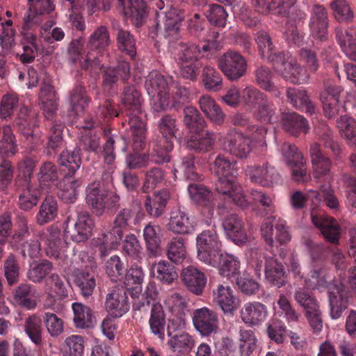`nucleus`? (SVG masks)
Instances as JSON below:
<instances>
[{
  "label": "nucleus",
  "mask_w": 356,
  "mask_h": 356,
  "mask_svg": "<svg viewBox=\"0 0 356 356\" xmlns=\"http://www.w3.org/2000/svg\"><path fill=\"white\" fill-rule=\"evenodd\" d=\"M253 7L256 11L266 15L270 11L274 10L275 13L284 15L287 14V11L294 6L296 0H251Z\"/></svg>",
  "instance_id": "c756f323"
},
{
  "label": "nucleus",
  "mask_w": 356,
  "mask_h": 356,
  "mask_svg": "<svg viewBox=\"0 0 356 356\" xmlns=\"http://www.w3.org/2000/svg\"><path fill=\"white\" fill-rule=\"evenodd\" d=\"M81 186V182L79 180H70L65 177L60 184L58 196L65 203H73L77 199L78 190Z\"/></svg>",
  "instance_id": "680f3d73"
},
{
  "label": "nucleus",
  "mask_w": 356,
  "mask_h": 356,
  "mask_svg": "<svg viewBox=\"0 0 356 356\" xmlns=\"http://www.w3.org/2000/svg\"><path fill=\"white\" fill-rule=\"evenodd\" d=\"M124 233L113 226L109 230H102L97 237L92 241L93 247L102 259L107 257L113 250L120 245Z\"/></svg>",
  "instance_id": "f8f14e48"
},
{
  "label": "nucleus",
  "mask_w": 356,
  "mask_h": 356,
  "mask_svg": "<svg viewBox=\"0 0 356 356\" xmlns=\"http://www.w3.org/2000/svg\"><path fill=\"white\" fill-rule=\"evenodd\" d=\"M293 298L304 309L305 312L320 306L316 298L307 286L297 288L294 291Z\"/></svg>",
  "instance_id": "bf43d9fd"
},
{
  "label": "nucleus",
  "mask_w": 356,
  "mask_h": 356,
  "mask_svg": "<svg viewBox=\"0 0 356 356\" xmlns=\"http://www.w3.org/2000/svg\"><path fill=\"white\" fill-rule=\"evenodd\" d=\"M58 163L65 176L72 177L81 166V149L74 148L72 151L63 150L58 158Z\"/></svg>",
  "instance_id": "72a5a7b5"
},
{
  "label": "nucleus",
  "mask_w": 356,
  "mask_h": 356,
  "mask_svg": "<svg viewBox=\"0 0 356 356\" xmlns=\"http://www.w3.org/2000/svg\"><path fill=\"white\" fill-rule=\"evenodd\" d=\"M327 293L330 317L338 319L348 307V291L342 283L335 282L329 285Z\"/></svg>",
  "instance_id": "9b49d317"
},
{
  "label": "nucleus",
  "mask_w": 356,
  "mask_h": 356,
  "mask_svg": "<svg viewBox=\"0 0 356 356\" xmlns=\"http://www.w3.org/2000/svg\"><path fill=\"white\" fill-rule=\"evenodd\" d=\"M328 16L326 8L320 4H314L311 12L310 29L314 38L320 41L327 38Z\"/></svg>",
  "instance_id": "6ab92c4d"
},
{
  "label": "nucleus",
  "mask_w": 356,
  "mask_h": 356,
  "mask_svg": "<svg viewBox=\"0 0 356 356\" xmlns=\"http://www.w3.org/2000/svg\"><path fill=\"white\" fill-rule=\"evenodd\" d=\"M170 194L168 190L162 189L155 191L152 195H147L145 201V208L152 218L161 216L165 210Z\"/></svg>",
  "instance_id": "cd10ccee"
},
{
  "label": "nucleus",
  "mask_w": 356,
  "mask_h": 356,
  "mask_svg": "<svg viewBox=\"0 0 356 356\" xmlns=\"http://www.w3.org/2000/svg\"><path fill=\"white\" fill-rule=\"evenodd\" d=\"M213 300L225 314L233 315L240 305V300L227 284H218L213 290Z\"/></svg>",
  "instance_id": "2eb2a0df"
},
{
  "label": "nucleus",
  "mask_w": 356,
  "mask_h": 356,
  "mask_svg": "<svg viewBox=\"0 0 356 356\" xmlns=\"http://www.w3.org/2000/svg\"><path fill=\"white\" fill-rule=\"evenodd\" d=\"M168 259L175 264L181 263L186 257V250L184 240L179 236L173 237L166 247Z\"/></svg>",
  "instance_id": "13d9d810"
},
{
  "label": "nucleus",
  "mask_w": 356,
  "mask_h": 356,
  "mask_svg": "<svg viewBox=\"0 0 356 356\" xmlns=\"http://www.w3.org/2000/svg\"><path fill=\"white\" fill-rule=\"evenodd\" d=\"M321 144L314 143L310 145L309 154L314 168L315 177L327 175L330 172L332 161L322 151L321 145L330 149L335 159H339L342 152L340 145L334 138L333 131L325 124H321L315 128Z\"/></svg>",
  "instance_id": "7ed1b4c3"
},
{
  "label": "nucleus",
  "mask_w": 356,
  "mask_h": 356,
  "mask_svg": "<svg viewBox=\"0 0 356 356\" xmlns=\"http://www.w3.org/2000/svg\"><path fill=\"white\" fill-rule=\"evenodd\" d=\"M128 145L127 139L124 136L108 137L104 145V161L108 165L112 164L115 159V150L124 152L127 150Z\"/></svg>",
  "instance_id": "09e8293b"
},
{
  "label": "nucleus",
  "mask_w": 356,
  "mask_h": 356,
  "mask_svg": "<svg viewBox=\"0 0 356 356\" xmlns=\"http://www.w3.org/2000/svg\"><path fill=\"white\" fill-rule=\"evenodd\" d=\"M105 308L113 318H120L129 309L127 292L124 290H113L106 296Z\"/></svg>",
  "instance_id": "aec40b11"
},
{
  "label": "nucleus",
  "mask_w": 356,
  "mask_h": 356,
  "mask_svg": "<svg viewBox=\"0 0 356 356\" xmlns=\"http://www.w3.org/2000/svg\"><path fill=\"white\" fill-rule=\"evenodd\" d=\"M129 63L125 60H120L116 67H107L103 70L102 88L104 91L110 92L119 78L125 81L129 79Z\"/></svg>",
  "instance_id": "4be33fe9"
},
{
  "label": "nucleus",
  "mask_w": 356,
  "mask_h": 356,
  "mask_svg": "<svg viewBox=\"0 0 356 356\" xmlns=\"http://www.w3.org/2000/svg\"><path fill=\"white\" fill-rule=\"evenodd\" d=\"M218 49L216 40H207L202 47L193 42L180 41L173 47V56L181 76L190 81H195L202 67L200 59L209 58Z\"/></svg>",
  "instance_id": "f03ea898"
},
{
  "label": "nucleus",
  "mask_w": 356,
  "mask_h": 356,
  "mask_svg": "<svg viewBox=\"0 0 356 356\" xmlns=\"http://www.w3.org/2000/svg\"><path fill=\"white\" fill-rule=\"evenodd\" d=\"M181 280L186 289L196 296H201L206 286L207 278L204 273L194 266L182 270Z\"/></svg>",
  "instance_id": "5701e85b"
},
{
  "label": "nucleus",
  "mask_w": 356,
  "mask_h": 356,
  "mask_svg": "<svg viewBox=\"0 0 356 356\" xmlns=\"http://www.w3.org/2000/svg\"><path fill=\"white\" fill-rule=\"evenodd\" d=\"M35 292L32 285L21 284L15 291V298L21 306L29 309H34L36 307V302L31 299V297L35 296Z\"/></svg>",
  "instance_id": "052dcab7"
},
{
  "label": "nucleus",
  "mask_w": 356,
  "mask_h": 356,
  "mask_svg": "<svg viewBox=\"0 0 356 356\" xmlns=\"http://www.w3.org/2000/svg\"><path fill=\"white\" fill-rule=\"evenodd\" d=\"M281 122L282 128L294 136L307 132L309 128L306 119L295 112L282 113Z\"/></svg>",
  "instance_id": "473e14b6"
},
{
  "label": "nucleus",
  "mask_w": 356,
  "mask_h": 356,
  "mask_svg": "<svg viewBox=\"0 0 356 356\" xmlns=\"http://www.w3.org/2000/svg\"><path fill=\"white\" fill-rule=\"evenodd\" d=\"M90 101L85 88L81 85L76 86L70 93V108L76 115L82 113Z\"/></svg>",
  "instance_id": "864d4df0"
},
{
  "label": "nucleus",
  "mask_w": 356,
  "mask_h": 356,
  "mask_svg": "<svg viewBox=\"0 0 356 356\" xmlns=\"http://www.w3.org/2000/svg\"><path fill=\"white\" fill-rule=\"evenodd\" d=\"M287 101L296 108L312 115L315 113V105L310 100L305 90L289 88L286 90Z\"/></svg>",
  "instance_id": "ea45409f"
},
{
  "label": "nucleus",
  "mask_w": 356,
  "mask_h": 356,
  "mask_svg": "<svg viewBox=\"0 0 356 356\" xmlns=\"http://www.w3.org/2000/svg\"><path fill=\"white\" fill-rule=\"evenodd\" d=\"M17 223V229L13 234L11 213L6 211L1 215V244L6 239L11 247H17L25 235L29 233L28 221L25 217L19 216Z\"/></svg>",
  "instance_id": "1a4fd4ad"
},
{
  "label": "nucleus",
  "mask_w": 356,
  "mask_h": 356,
  "mask_svg": "<svg viewBox=\"0 0 356 356\" xmlns=\"http://www.w3.org/2000/svg\"><path fill=\"white\" fill-rule=\"evenodd\" d=\"M165 177V171L159 167H153L145 172V179L142 186L144 193H149L161 184Z\"/></svg>",
  "instance_id": "774afa93"
},
{
  "label": "nucleus",
  "mask_w": 356,
  "mask_h": 356,
  "mask_svg": "<svg viewBox=\"0 0 356 356\" xmlns=\"http://www.w3.org/2000/svg\"><path fill=\"white\" fill-rule=\"evenodd\" d=\"M111 29L115 37L118 49L134 58L136 54V40L128 30L122 27L115 19H111Z\"/></svg>",
  "instance_id": "f3484780"
},
{
  "label": "nucleus",
  "mask_w": 356,
  "mask_h": 356,
  "mask_svg": "<svg viewBox=\"0 0 356 356\" xmlns=\"http://www.w3.org/2000/svg\"><path fill=\"white\" fill-rule=\"evenodd\" d=\"M58 214L56 200L52 196L47 197L42 202L36 216L37 222L44 225L56 218Z\"/></svg>",
  "instance_id": "3c124183"
},
{
  "label": "nucleus",
  "mask_w": 356,
  "mask_h": 356,
  "mask_svg": "<svg viewBox=\"0 0 356 356\" xmlns=\"http://www.w3.org/2000/svg\"><path fill=\"white\" fill-rule=\"evenodd\" d=\"M202 82L206 90L217 92L223 87L222 78L214 67L207 65L202 69Z\"/></svg>",
  "instance_id": "603ef678"
},
{
  "label": "nucleus",
  "mask_w": 356,
  "mask_h": 356,
  "mask_svg": "<svg viewBox=\"0 0 356 356\" xmlns=\"http://www.w3.org/2000/svg\"><path fill=\"white\" fill-rule=\"evenodd\" d=\"M281 152L291 172V178L298 183H304L307 180L306 161L298 147L291 143H285L281 147Z\"/></svg>",
  "instance_id": "423d86ee"
},
{
  "label": "nucleus",
  "mask_w": 356,
  "mask_h": 356,
  "mask_svg": "<svg viewBox=\"0 0 356 356\" xmlns=\"http://www.w3.org/2000/svg\"><path fill=\"white\" fill-rule=\"evenodd\" d=\"M149 326L152 332L161 339L164 338L165 326V314L161 304H153L151 309Z\"/></svg>",
  "instance_id": "8fccbe9b"
},
{
  "label": "nucleus",
  "mask_w": 356,
  "mask_h": 356,
  "mask_svg": "<svg viewBox=\"0 0 356 356\" xmlns=\"http://www.w3.org/2000/svg\"><path fill=\"white\" fill-rule=\"evenodd\" d=\"M143 104V99L137 88L134 85H126L122 93L120 112L127 118L125 122L129 126L134 149L138 150L145 145L147 132L146 115Z\"/></svg>",
  "instance_id": "f257e3e1"
},
{
  "label": "nucleus",
  "mask_w": 356,
  "mask_h": 356,
  "mask_svg": "<svg viewBox=\"0 0 356 356\" xmlns=\"http://www.w3.org/2000/svg\"><path fill=\"white\" fill-rule=\"evenodd\" d=\"M216 260V264L212 263L207 265L218 268L220 275L230 278L239 273L240 261L236 257L227 253L224 254L221 251Z\"/></svg>",
  "instance_id": "c9c22d12"
},
{
  "label": "nucleus",
  "mask_w": 356,
  "mask_h": 356,
  "mask_svg": "<svg viewBox=\"0 0 356 356\" xmlns=\"http://www.w3.org/2000/svg\"><path fill=\"white\" fill-rule=\"evenodd\" d=\"M163 26L166 34L168 36L177 35L185 19L184 11L171 6L168 10L163 13Z\"/></svg>",
  "instance_id": "c03bdc74"
},
{
  "label": "nucleus",
  "mask_w": 356,
  "mask_h": 356,
  "mask_svg": "<svg viewBox=\"0 0 356 356\" xmlns=\"http://www.w3.org/2000/svg\"><path fill=\"white\" fill-rule=\"evenodd\" d=\"M143 238L149 256L156 257L161 249V228L153 222H149L143 228Z\"/></svg>",
  "instance_id": "f704fd0d"
},
{
  "label": "nucleus",
  "mask_w": 356,
  "mask_h": 356,
  "mask_svg": "<svg viewBox=\"0 0 356 356\" xmlns=\"http://www.w3.org/2000/svg\"><path fill=\"white\" fill-rule=\"evenodd\" d=\"M274 217H268L261 226V235L270 247L286 244L291 240V235L285 223L279 221L274 225Z\"/></svg>",
  "instance_id": "6e6552de"
},
{
  "label": "nucleus",
  "mask_w": 356,
  "mask_h": 356,
  "mask_svg": "<svg viewBox=\"0 0 356 356\" xmlns=\"http://www.w3.org/2000/svg\"><path fill=\"white\" fill-rule=\"evenodd\" d=\"M341 136L345 138L350 146L356 147V121L350 117L341 115L337 120Z\"/></svg>",
  "instance_id": "4d7b16f0"
},
{
  "label": "nucleus",
  "mask_w": 356,
  "mask_h": 356,
  "mask_svg": "<svg viewBox=\"0 0 356 356\" xmlns=\"http://www.w3.org/2000/svg\"><path fill=\"white\" fill-rule=\"evenodd\" d=\"M240 356H253L257 348V339L254 331L251 330H240Z\"/></svg>",
  "instance_id": "e2e57ef3"
},
{
  "label": "nucleus",
  "mask_w": 356,
  "mask_h": 356,
  "mask_svg": "<svg viewBox=\"0 0 356 356\" xmlns=\"http://www.w3.org/2000/svg\"><path fill=\"white\" fill-rule=\"evenodd\" d=\"M108 191L102 189L100 181L90 184L86 189V201L94 215L100 217L104 214V202Z\"/></svg>",
  "instance_id": "412c9836"
},
{
  "label": "nucleus",
  "mask_w": 356,
  "mask_h": 356,
  "mask_svg": "<svg viewBox=\"0 0 356 356\" xmlns=\"http://www.w3.org/2000/svg\"><path fill=\"white\" fill-rule=\"evenodd\" d=\"M222 227L227 236L238 245L246 243L247 235L241 219L236 214H229L222 220Z\"/></svg>",
  "instance_id": "a878e982"
},
{
  "label": "nucleus",
  "mask_w": 356,
  "mask_h": 356,
  "mask_svg": "<svg viewBox=\"0 0 356 356\" xmlns=\"http://www.w3.org/2000/svg\"><path fill=\"white\" fill-rule=\"evenodd\" d=\"M145 86L149 95H155L159 92L168 90L167 80L163 75L157 72H152L148 74Z\"/></svg>",
  "instance_id": "69168bd1"
},
{
  "label": "nucleus",
  "mask_w": 356,
  "mask_h": 356,
  "mask_svg": "<svg viewBox=\"0 0 356 356\" xmlns=\"http://www.w3.org/2000/svg\"><path fill=\"white\" fill-rule=\"evenodd\" d=\"M69 220L64 222L65 232L69 234L73 241L81 243L86 241L90 236L92 230L94 223L88 211H81L78 213L77 220L74 223V229H67Z\"/></svg>",
  "instance_id": "dca6fc26"
},
{
  "label": "nucleus",
  "mask_w": 356,
  "mask_h": 356,
  "mask_svg": "<svg viewBox=\"0 0 356 356\" xmlns=\"http://www.w3.org/2000/svg\"><path fill=\"white\" fill-rule=\"evenodd\" d=\"M235 161H230L222 154H219L213 163V170L216 175L219 177H236L237 169Z\"/></svg>",
  "instance_id": "6e6d98bb"
},
{
  "label": "nucleus",
  "mask_w": 356,
  "mask_h": 356,
  "mask_svg": "<svg viewBox=\"0 0 356 356\" xmlns=\"http://www.w3.org/2000/svg\"><path fill=\"white\" fill-rule=\"evenodd\" d=\"M218 67L231 81H236L247 73L246 59L238 52L228 51L221 55L217 60Z\"/></svg>",
  "instance_id": "39448f33"
},
{
  "label": "nucleus",
  "mask_w": 356,
  "mask_h": 356,
  "mask_svg": "<svg viewBox=\"0 0 356 356\" xmlns=\"http://www.w3.org/2000/svg\"><path fill=\"white\" fill-rule=\"evenodd\" d=\"M61 233L59 228L55 225H51L46 230L38 232L36 237L48 248L47 254H50L55 258L58 257V247L61 243Z\"/></svg>",
  "instance_id": "e433bc0d"
},
{
  "label": "nucleus",
  "mask_w": 356,
  "mask_h": 356,
  "mask_svg": "<svg viewBox=\"0 0 356 356\" xmlns=\"http://www.w3.org/2000/svg\"><path fill=\"white\" fill-rule=\"evenodd\" d=\"M198 103L201 111L211 122L216 124L224 122L225 114L213 98L209 95H202Z\"/></svg>",
  "instance_id": "37998d69"
},
{
  "label": "nucleus",
  "mask_w": 356,
  "mask_h": 356,
  "mask_svg": "<svg viewBox=\"0 0 356 356\" xmlns=\"http://www.w3.org/2000/svg\"><path fill=\"white\" fill-rule=\"evenodd\" d=\"M72 309L74 313L73 322L76 328L85 329L92 325L94 317L88 306L75 302L72 303Z\"/></svg>",
  "instance_id": "49530a36"
},
{
  "label": "nucleus",
  "mask_w": 356,
  "mask_h": 356,
  "mask_svg": "<svg viewBox=\"0 0 356 356\" xmlns=\"http://www.w3.org/2000/svg\"><path fill=\"white\" fill-rule=\"evenodd\" d=\"M273 77L272 71L266 66H260L254 71L257 85L262 90L271 93L275 97H280L282 92L273 81Z\"/></svg>",
  "instance_id": "a19ab883"
},
{
  "label": "nucleus",
  "mask_w": 356,
  "mask_h": 356,
  "mask_svg": "<svg viewBox=\"0 0 356 356\" xmlns=\"http://www.w3.org/2000/svg\"><path fill=\"white\" fill-rule=\"evenodd\" d=\"M193 323L195 330L204 337L216 334L219 329L218 314L206 307L193 311Z\"/></svg>",
  "instance_id": "9d476101"
},
{
  "label": "nucleus",
  "mask_w": 356,
  "mask_h": 356,
  "mask_svg": "<svg viewBox=\"0 0 356 356\" xmlns=\"http://www.w3.org/2000/svg\"><path fill=\"white\" fill-rule=\"evenodd\" d=\"M268 314L267 307L259 302H248L241 310L243 321L249 325H257L261 323Z\"/></svg>",
  "instance_id": "7c9ffc66"
},
{
  "label": "nucleus",
  "mask_w": 356,
  "mask_h": 356,
  "mask_svg": "<svg viewBox=\"0 0 356 356\" xmlns=\"http://www.w3.org/2000/svg\"><path fill=\"white\" fill-rule=\"evenodd\" d=\"M335 38L345 54L356 61V27L344 29L337 26L334 29Z\"/></svg>",
  "instance_id": "b1692460"
},
{
  "label": "nucleus",
  "mask_w": 356,
  "mask_h": 356,
  "mask_svg": "<svg viewBox=\"0 0 356 356\" xmlns=\"http://www.w3.org/2000/svg\"><path fill=\"white\" fill-rule=\"evenodd\" d=\"M110 43L111 38L107 27L105 26L97 27L89 37L87 45L89 51L82 64V68L87 69L90 66L99 65V60L97 54L108 47Z\"/></svg>",
  "instance_id": "0eeeda50"
},
{
  "label": "nucleus",
  "mask_w": 356,
  "mask_h": 356,
  "mask_svg": "<svg viewBox=\"0 0 356 356\" xmlns=\"http://www.w3.org/2000/svg\"><path fill=\"white\" fill-rule=\"evenodd\" d=\"M335 19L339 22L350 23L354 19V13L346 0H334L330 3Z\"/></svg>",
  "instance_id": "338daca9"
},
{
  "label": "nucleus",
  "mask_w": 356,
  "mask_h": 356,
  "mask_svg": "<svg viewBox=\"0 0 356 356\" xmlns=\"http://www.w3.org/2000/svg\"><path fill=\"white\" fill-rule=\"evenodd\" d=\"M24 181L26 184L19 196V206L21 209L29 211L37 205L39 200V191L33 188L27 179H24Z\"/></svg>",
  "instance_id": "0e129e2a"
},
{
  "label": "nucleus",
  "mask_w": 356,
  "mask_h": 356,
  "mask_svg": "<svg viewBox=\"0 0 356 356\" xmlns=\"http://www.w3.org/2000/svg\"><path fill=\"white\" fill-rule=\"evenodd\" d=\"M250 177L252 181L266 187L278 184L282 181L279 172L274 166L268 163H265L262 165L251 167Z\"/></svg>",
  "instance_id": "a211bd4d"
},
{
  "label": "nucleus",
  "mask_w": 356,
  "mask_h": 356,
  "mask_svg": "<svg viewBox=\"0 0 356 356\" xmlns=\"http://www.w3.org/2000/svg\"><path fill=\"white\" fill-rule=\"evenodd\" d=\"M74 284L79 289L81 294L88 298L93 293L96 286L95 276L88 268H75L72 273Z\"/></svg>",
  "instance_id": "2f4dec72"
},
{
  "label": "nucleus",
  "mask_w": 356,
  "mask_h": 356,
  "mask_svg": "<svg viewBox=\"0 0 356 356\" xmlns=\"http://www.w3.org/2000/svg\"><path fill=\"white\" fill-rule=\"evenodd\" d=\"M136 26H140L147 15V6L144 0H128V5L122 10Z\"/></svg>",
  "instance_id": "de8ad7c7"
},
{
  "label": "nucleus",
  "mask_w": 356,
  "mask_h": 356,
  "mask_svg": "<svg viewBox=\"0 0 356 356\" xmlns=\"http://www.w3.org/2000/svg\"><path fill=\"white\" fill-rule=\"evenodd\" d=\"M264 272L266 279L270 284L280 288L286 284L284 266L277 259L269 257L266 260Z\"/></svg>",
  "instance_id": "4c0bfd02"
},
{
  "label": "nucleus",
  "mask_w": 356,
  "mask_h": 356,
  "mask_svg": "<svg viewBox=\"0 0 356 356\" xmlns=\"http://www.w3.org/2000/svg\"><path fill=\"white\" fill-rule=\"evenodd\" d=\"M174 148V140L168 139L158 140L154 139L149 141V159L158 165L168 163L171 161L170 152Z\"/></svg>",
  "instance_id": "bb28decb"
},
{
  "label": "nucleus",
  "mask_w": 356,
  "mask_h": 356,
  "mask_svg": "<svg viewBox=\"0 0 356 356\" xmlns=\"http://www.w3.org/2000/svg\"><path fill=\"white\" fill-rule=\"evenodd\" d=\"M183 113L184 124L191 132L200 133L204 129L207 122L195 107L186 106L184 108Z\"/></svg>",
  "instance_id": "a18cd8bd"
},
{
  "label": "nucleus",
  "mask_w": 356,
  "mask_h": 356,
  "mask_svg": "<svg viewBox=\"0 0 356 356\" xmlns=\"http://www.w3.org/2000/svg\"><path fill=\"white\" fill-rule=\"evenodd\" d=\"M166 228L174 234L184 235L190 234L193 230L188 214L181 209L170 212Z\"/></svg>",
  "instance_id": "c85d7f7f"
},
{
  "label": "nucleus",
  "mask_w": 356,
  "mask_h": 356,
  "mask_svg": "<svg viewBox=\"0 0 356 356\" xmlns=\"http://www.w3.org/2000/svg\"><path fill=\"white\" fill-rule=\"evenodd\" d=\"M151 275L165 284H171L178 279L175 267L167 261L161 260L152 264Z\"/></svg>",
  "instance_id": "58836bf2"
},
{
  "label": "nucleus",
  "mask_w": 356,
  "mask_h": 356,
  "mask_svg": "<svg viewBox=\"0 0 356 356\" xmlns=\"http://www.w3.org/2000/svg\"><path fill=\"white\" fill-rule=\"evenodd\" d=\"M312 222L327 242L339 243L341 227L336 219L325 213H312Z\"/></svg>",
  "instance_id": "4468645a"
},
{
  "label": "nucleus",
  "mask_w": 356,
  "mask_h": 356,
  "mask_svg": "<svg viewBox=\"0 0 356 356\" xmlns=\"http://www.w3.org/2000/svg\"><path fill=\"white\" fill-rule=\"evenodd\" d=\"M197 259L204 263L216 264L218 254L222 251V243L213 229L202 231L196 238Z\"/></svg>",
  "instance_id": "20e7f679"
},
{
  "label": "nucleus",
  "mask_w": 356,
  "mask_h": 356,
  "mask_svg": "<svg viewBox=\"0 0 356 356\" xmlns=\"http://www.w3.org/2000/svg\"><path fill=\"white\" fill-rule=\"evenodd\" d=\"M215 136L213 133L204 129L200 133H195L186 141V147L196 152H206L213 148Z\"/></svg>",
  "instance_id": "79ce46f5"
},
{
  "label": "nucleus",
  "mask_w": 356,
  "mask_h": 356,
  "mask_svg": "<svg viewBox=\"0 0 356 356\" xmlns=\"http://www.w3.org/2000/svg\"><path fill=\"white\" fill-rule=\"evenodd\" d=\"M222 147L231 154L245 159L252 151V139L243 133L232 130L225 137Z\"/></svg>",
  "instance_id": "ddd939ff"
},
{
  "label": "nucleus",
  "mask_w": 356,
  "mask_h": 356,
  "mask_svg": "<svg viewBox=\"0 0 356 356\" xmlns=\"http://www.w3.org/2000/svg\"><path fill=\"white\" fill-rule=\"evenodd\" d=\"M24 331L31 341L36 346L42 342V319L36 314L29 316L24 323Z\"/></svg>",
  "instance_id": "5fc2aeb1"
},
{
  "label": "nucleus",
  "mask_w": 356,
  "mask_h": 356,
  "mask_svg": "<svg viewBox=\"0 0 356 356\" xmlns=\"http://www.w3.org/2000/svg\"><path fill=\"white\" fill-rule=\"evenodd\" d=\"M188 194L192 200L208 211V216L213 215L215 203L211 191L200 183H191L188 186Z\"/></svg>",
  "instance_id": "393cba45"
}]
</instances>
